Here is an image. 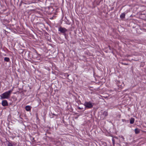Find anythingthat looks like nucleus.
I'll return each instance as SVG.
<instances>
[{"mask_svg": "<svg viewBox=\"0 0 146 146\" xmlns=\"http://www.w3.org/2000/svg\"><path fill=\"white\" fill-rule=\"evenodd\" d=\"M8 146H14L11 143H9L8 145Z\"/></svg>", "mask_w": 146, "mask_h": 146, "instance_id": "14", "label": "nucleus"}, {"mask_svg": "<svg viewBox=\"0 0 146 146\" xmlns=\"http://www.w3.org/2000/svg\"><path fill=\"white\" fill-rule=\"evenodd\" d=\"M31 106H27L25 107V109L27 111H29L31 110Z\"/></svg>", "mask_w": 146, "mask_h": 146, "instance_id": "7", "label": "nucleus"}, {"mask_svg": "<svg viewBox=\"0 0 146 146\" xmlns=\"http://www.w3.org/2000/svg\"><path fill=\"white\" fill-rule=\"evenodd\" d=\"M112 142H113V144L114 145V143H114V139L112 138Z\"/></svg>", "mask_w": 146, "mask_h": 146, "instance_id": "15", "label": "nucleus"}, {"mask_svg": "<svg viewBox=\"0 0 146 146\" xmlns=\"http://www.w3.org/2000/svg\"><path fill=\"white\" fill-rule=\"evenodd\" d=\"M12 90H10L8 91V92H5L3 93L0 96L1 98V99L9 98L10 97V95L11 93H12Z\"/></svg>", "mask_w": 146, "mask_h": 146, "instance_id": "1", "label": "nucleus"}, {"mask_svg": "<svg viewBox=\"0 0 146 146\" xmlns=\"http://www.w3.org/2000/svg\"><path fill=\"white\" fill-rule=\"evenodd\" d=\"M36 55H37V56L36 57V59L38 60H40V57L39 55H38L37 54H36Z\"/></svg>", "mask_w": 146, "mask_h": 146, "instance_id": "12", "label": "nucleus"}, {"mask_svg": "<svg viewBox=\"0 0 146 146\" xmlns=\"http://www.w3.org/2000/svg\"><path fill=\"white\" fill-rule=\"evenodd\" d=\"M2 104L4 106H8V104L7 101L6 100L3 101L2 102Z\"/></svg>", "mask_w": 146, "mask_h": 146, "instance_id": "4", "label": "nucleus"}, {"mask_svg": "<svg viewBox=\"0 0 146 146\" xmlns=\"http://www.w3.org/2000/svg\"><path fill=\"white\" fill-rule=\"evenodd\" d=\"M135 119L133 118H131L130 120V123L131 124H133L134 122Z\"/></svg>", "mask_w": 146, "mask_h": 146, "instance_id": "8", "label": "nucleus"}, {"mask_svg": "<svg viewBox=\"0 0 146 146\" xmlns=\"http://www.w3.org/2000/svg\"><path fill=\"white\" fill-rule=\"evenodd\" d=\"M84 105L86 108H91L93 106V105L90 102H86L84 104Z\"/></svg>", "mask_w": 146, "mask_h": 146, "instance_id": "2", "label": "nucleus"}, {"mask_svg": "<svg viewBox=\"0 0 146 146\" xmlns=\"http://www.w3.org/2000/svg\"><path fill=\"white\" fill-rule=\"evenodd\" d=\"M4 60L6 62H9L10 61V59L8 57H5L4 58Z\"/></svg>", "mask_w": 146, "mask_h": 146, "instance_id": "10", "label": "nucleus"}, {"mask_svg": "<svg viewBox=\"0 0 146 146\" xmlns=\"http://www.w3.org/2000/svg\"><path fill=\"white\" fill-rule=\"evenodd\" d=\"M58 31L61 33L63 34H65V32L67 31V30L66 29L61 27L58 28Z\"/></svg>", "mask_w": 146, "mask_h": 146, "instance_id": "3", "label": "nucleus"}, {"mask_svg": "<svg viewBox=\"0 0 146 146\" xmlns=\"http://www.w3.org/2000/svg\"><path fill=\"white\" fill-rule=\"evenodd\" d=\"M135 133L136 134H137L140 132L139 130L137 128H136L135 129Z\"/></svg>", "mask_w": 146, "mask_h": 146, "instance_id": "9", "label": "nucleus"}, {"mask_svg": "<svg viewBox=\"0 0 146 146\" xmlns=\"http://www.w3.org/2000/svg\"><path fill=\"white\" fill-rule=\"evenodd\" d=\"M141 15H144L146 17V11H143L141 12Z\"/></svg>", "mask_w": 146, "mask_h": 146, "instance_id": "11", "label": "nucleus"}, {"mask_svg": "<svg viewBox=\"0 0 146 146\" xmlns=\"http://www.w3.org/2000/svg\"><path fill=\"white\" fill-rule=\"evenodd\" d=\"M103 114L104 115H105L106 116H107L108 114L107 112L106 111H104L103 113Z\"/></svg>", "mask_w": 146, "mask_h": 146, "instance_id": "13", "label": "nucleus"}, {"mask_svg": "<svg viewBox=\"0 0 146 146\" xmlns=\"http://www.w3.org/2000/svg\"><path fill=\"white\" fill-rule=\"evenodd\" d=\"M78 109H82L81 108H80V107H78Z\"/></svg>", "mask_w": 146, "mask_h": 146, "instance_id": "16", "label": "nucleus"}, {"mask_svg": "<svg viewBox=\"0 0 146 146\" xmlns=\"http://www.w3.org/2000/svg\"><path fill=\"white\" fill-rule=\"evenodd\" d=\"M125 14L124 13H121L120 15V17L121 19H123L125 18Z\"/></svg>", "mask_w": 146, "mask_h": 146, "instance_id": "6", "label": "nucleus"}, {"mask_svg": "<svg viewBox=\"0 0 146 146\" xmlns=\"http://www.w3.org/2000/svg\"><path fill=\"white\" fill-rule=\"evenodd\" d=\"M36 2V1L35 0H29V1H28V2L25 3V4H30L32 3H34Z\"/></svg>", "mask_w": 146, "mask_h": 146, "instance_id": "5", "label": "nucleus"}]
</instances>
